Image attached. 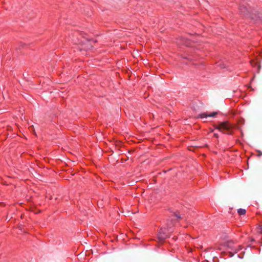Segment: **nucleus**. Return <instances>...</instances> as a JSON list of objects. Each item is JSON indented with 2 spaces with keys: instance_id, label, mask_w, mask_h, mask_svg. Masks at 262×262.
Here are the masks:
<instances>
[{
  "instance_id": "nucleus-1",
  "label": "nucleus",
  "mask_w": 262,
  "mask_h": 262,
  "mask_svg": "<svg viewBox=\"0 0 262 262\" xmlns=\"http://www.w3.org/2000/svg\"><path fill=\"white\" fill-rule=\"evenodd\" d=\"M213 126L215 129H217L220 132L228 135H232L234 130L239 128L237 125L233 124L228 121L219 122L217 124L214 125Z\"/></svg>"
},
{
  "instance_id": "nucleus-2",
  "label": "nucleus",
  "mask_w": 262,
  "mask_h": 262,
  "mask_svg": "<svg viewBox=\"0 0 262 262\" xmlns=\"http://www.w3.org/2000/svg\"><path fill=\"white\" fill-rule=\"evenodd\" d=\"M241 249V246H235L234 243L232 241L227 242L226 252L229 257L233 256L234 254L237 253Z\"/></svg>"
},
{
  "instance_id": "nucleus-3",
  "label": "nucleus",
  "mask_w": 262,
  "mask_h": 262,
  "mask_svg": "<svg viewBox=\"0 0 262 262\" xmlns=\"http://www.w3.org/2000/svg\"><path fill=\"white\" fill-rule=\"evenodd\" d=\"M170 237V235L167 232V229L165 228H161L160 229L158 234V239L159 243L163 244L164 241Z\"/></svg>"
},
{
  "instance_id": "nucleus-4",
  "label": "nucleus",
  "mask_w": 262,
  "mask_h": 262,
  "mask_svg": "<svg viewBox=\"0 0 262 262\" xmlns=\"http://www.w3.org/2000/svg\"><path fill=\"white\" fill-rule=\"evenodd\" d=\"M217 113L216 112H213L210 113H208L207 112H205L200 114H199L197 116V118L203 119L206 118L208 117H213L217 115Z\"/></svg>"
},
{
  "instance_id": "nucleus-5",
  "label": "nucleus",
  "mask_w": 262,
  "mask_h": 262,
  "mask_svg": "<svg viewBox=\"0 0 262 262\" xmlns=\"http://www.w3.org/2000/svg\"><path fill=\"white\" fill-rule=\"evenodd\" d=\"M239 11L243 15H246L249 12L248 8L244 5H240L239 6Z\"/></svg>"
},
{
  "instance_id": "nucleus-6",
  "label": "nucleus",
  "mask_w": 262,
  "mask_h": 262,
  "mask_svg": "<svg viewBox=\"0 0 262 262\" xmlns=\"http://www.w3.org/2000/svg\"><path fill=\"white\" fill-rule=\"evenodd\" d=\"M257 232L262 234V221L259 223L258 226L256 228Z\"/></svg>"
},
{
  "instance_id": "nucleus-7",
  "label": "nucleus",
  "mask_w": 262,
  "mask_h": 262,
  "mask_svg": "<svg viewBox=\"0 0 262 262\" xmlns=\"http://www.w3.org/2000/svg\"><path fill=\"white\" fill-rule=\"evenodd\" d=\"M244 124V120L243 119L241 118V119H238L237 121V124H236L239 127V128L238 129H240L239 125L242 126Z\"/></svg>"
},
{
  "instance_id": "nucleus-8",
  "label": "nucleus",
  "mask_w": 262,
  "mask_h": 262,
  "mask_svg": "<svg viewBox=\"0 0 262 262\" xmlns=\"http://www.w3.org/2000/svg\"><path fill=\"white\" fill-rule=\"evenodd\" d=\"M237 212L239 215H244L246 214V211L244 209L240 208L238 209Z\"/></svg>"
},
{
  "instance_id": "nucleus-9",
  "label": "nucleus",
  "mask_w": 262,
  "mask_h": 262,
  "mask_svg": "<svg viewBox=\"0 0 262 262\" xmlns=\"http://www.w3.org/2000/svg\"><path fill=\"white\" fill-rule=\"evenodd\" d=\"M173 215L177 218V219H181L180 213L178 211H176L174 212H173Z\"/></svg>"
},
{
  "instance_id": "nucleus-10",
  "label": "nucleus",
  "mask_w": 262,
  "mask_h": 262,
  "mask_svg": "<svg viewBox=\"0 0 262 262\" xmlns=\"http://www.w3.org/2000/svg\"><path fill=\"white\" fill-rule=\"evenodd\" d=\"M257 156L258 157H260V156H262V152H261V151H260V150H257Z\"/></svg>"
},
{
  "instance_id": "nucleus-11",
  "label": "nucleus",
  "mask_w": 262,
  "mask_h": 262,
  "mask_svg": "<svg viewBox=\"0 0 262 262\" xmlns=\"http://www.w3.org/2000/svg\"><path fill=\"white\" fill-rule=\"evenodd\" d=\"M214 137H215L216 138H219V135H218L217 134H214Z\"/></svg>"
},
{
  "instance_id": "nucleus-12",
  "label": "nucleus",
  "mask_w": 262,
  "mask_h": 262,
  "mask_svg": "<svg viewBox=\"0 0 262 262\" xmlns=\"http://www.w3.org/2000/svg\"><path fill=\"white\" fill-rule=\"evenodd\" d=\"M120 141H116V145H118L119 144H120Z\"/></svg>"
},
{
  "instance_id": "nucleus-13",
  "label": "nucleus",
  "mask_w": 262,
  "mask_h": 262,
  "mask_svg": "<svg viewBox=\"0 0 262 262\" xmlns=\"http://www.w3.org/2000/svg\"><path fill=\"white\" fill-rule=\"evenodd\" d=\"M174 241H176V239H177V237H173L172 238Z\"/></svg>"
}]
</instances>
